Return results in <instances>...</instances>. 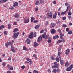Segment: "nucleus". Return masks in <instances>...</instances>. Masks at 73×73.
Here are the masks:
<instances>
[{
  "instance_id": "nucleus-1",
  "label": "nucleus",
  "mask_w": 73,
  "mask_h": 73,
  "mask_svg": "<svg viewBox=\"0 0 73 73\" xmlns=\"http://www.w3.org/2000/svg\"><path fill=\"white\" fill-rule=\"evenodd\" d=\"M8 44L9 45H10V46H11V50L13 53H15V50H14L13 49V46H12V43L10 41L8 43Z\"/></svg>"
},
{
  "instance_id": "nucleus-2",
  "label": "nucleus",
  "mask_w": 73,
  "mask_h": 73,
  "mask_svg": "<svg viewBox=\"0 0 73 73\" xmlns=\"http://www.w3.org/2000/svg\"><path fill=\"white\" fill-rule=\"evenodd\" d=\"M46 35V33H44V34L42 35V37L43 38L47 39L48 38V37H49V35Z\"/></svg>"
},
{
  "instance_id": "nucleus-3",
  "label": "nucleus",
  "mask_w": 73,
  "mask_h": 73,
  "mask_svg": "<svg viewBox=\"0 0 73 73\" xmlns=\"http://www.w3.org/2000/svg\"><path fill=\"white\" fill-rule=\"evenodd\" d=\"M54 64L55 65L52 67V68H58V64H57V63L56 62H55Z\"/></svg>"
},
{
  "instance_id": "nucleus-4",
  "label": "nucleus",
  "mask_w": 73,
  "mask_h": 73,
  "mask_svg": "<svg viewBox=\"0 0 73 73\" xmlns=\"http://www.w3.org/2000/svg\"><path fill=\"white\" fill-rule=\"evenodd\" d=\"M73 68V65L71 64L70 66L68 68H67L66 70L68 72H69V71H70Z\"/></svg>"
},
{
  "instance_id": "nucleus-5",
  "label": "nucleus",
  "mask_w": 73,
  "mask_h": 73,
  "mask_svg": "<svg viewBox=\"0 0 73 73\" xmlns=\"http://www.w3.org/2000/svg\"><path fill=\"white\" fill-rule=\"evenodd\" d=\"M19 32H17L16 33H15L13 35V38L14 39H15L17 37V36L19 35Z\"/></svg>"
},
{
  "instance_id": "nucleus-6",
  "label": "nucleus",
  "mask_w": 73,
  "mask_h": 73,
  "mask_svg": "<svg viewBox=\"0 0 73 73\" xmlns=\"http://www.w3.org/2000/svg\"><path fill=\"white\" fill-rule=\"evenodd\" d=\"M69 8H70V6H68L67 7V9L66 11L64 12H63L62 13L61 12V15H64L65 14V13H66V12H68V11L69 10Z\"/></svg>"
},
{
  "instance_id": "nucleus-7",
  "label": "nucleus",
  "mask_w": 73,
  "mask_h": 73,
  "mask_svg": "<svg viewBox=\"0 0 73 73\" xmlns=\"http://www.w3.org/2000/svg\"><path fill=\"white\" fill-rule=\"evenodd\" d=\"M33 37V33L31 32V33L29 35V38L30 39L32 38Z\"/></svg>"
},
{
  "instance_id": "nucleus-8",
  "label": "nucleus",
  "mask_w": 73,
  "mask_h": 73,
  "mask_svg": "<svg viewBox=\"0 0 73 73\" xmlns=\"http://www.w3.org/2000/svg\"><path fill=\"white\" fill-rule=\"evenodd\" d=\"M70 52V50H69V49H68L66 50L65 54H66V55L68 56V55L69 54Z\"/></svg>"
},
{
  "instance_id": "nucleus-9",
  "label": "nucleus",
  "mask_w": 73,
  "mask_h": 73,
  "mask_svg": "<svg viewBox=\"0 0 73 73\" xmlns=\"http://www.w3.org/2000/svg\"><path fill=\"white\" fill-rule=\"evenodd\" d=\"M42 38L41 36H40L38 38V42H40V41H42Z\"/></svg>"
},
{
  "instance_id": "nucleus-10",
  "label": "nucleus",
  "mask_w": 73,
  "mask_h": 73,
  "mask_svg": "<svg viewBox=\"0 0 73 73\" xmlns=\"http://www.w3.org/2000/svg\"><path fill=\"white\" fill-rule=\"evenodd\" d=\"M19 4H18V3L17 2H15L13 4V7H16L17 6H18Z\"/></svg>"
},
{
  "instance_id": "nucleus-11",
  "label": "nucleus",
  "mask_w": 73,
  "mask_h": 73,
  "mask_svg": "<svg viewBox=\"0 0 73 73\" xmlns=\"http://www.w3.org/2000/svg\"><path fill=\"white\" fill-rule=\"evenodd\" d=\"M34 47L35 48H36V47H37L39 44L38 43H37L36 42H34Z\"/></svg>"
},
{
  "instance_id": "nucleus-12",
  "label": "nucleus",
  "mask_w": 73,
  "mask_h": 73,
  "mask_svg": "<svg viewBox=\"0 0 73 73\" xmlns=\"http://www.w3.org/2000/svg\"><path fill=\"white\" fill-rule=\"evenodd\" d=\"M26 42L28 44H30L31 40L28 38H27L26 40Z\"/></svg>"
},
{
  "instance_id": "nucleus-13",
  "label": "nucleus",
  "mask_w": 73,
  "mask_h": 73,
  "mask_svg": "<svg viewBox=\"0 0 73 73\" xmlns=\"http://www.w3.org/2000/svg\"><path fill=\"white\" fill-rule=\"evenodd\" d=\"M51 33H56V30L54 29H52L51 30Z\"/></svg>"
},
{
  "instance_id": "nucleus-14",
  "label": "nucleus",
  "mask_w": 73,
  "mask_h": 73,
  "mask_svg": "<svg viewBox=\"0 0 73 73\" xmlns=\"http://www.w3.org/2000/svg\"><path fill=\"white\" fill-rule=\"evenodd\" d=\"M14 17L15 18H19V15L17 14H16L14 16Z\"/></svg>"
},
{
  "instance_id": "nucleus-15",
  "label": "nucleus",
  "mask_w": 73,
  "mask_h": 73,
  "mask_svg": "<svg viewBox=\"0 0 73 73\" xmlns=\"http://www.w3.org/2000/svg\"><path fill=\"white\" fill-rule=\"evenodd\" d=\"M28 22H29V19H26L24 21V23H25V24L28 23Z\"/></svg>"
},
{
  "instance_id": "nucleus-16",
  "label": "nucleus",
  "mask_w": 73,
  "mask_h": 73,
  "mask_svg": "<svg viewBox=\"0 0 73 73\" xmlns=\"http://www.w3.org/2000/svg\"><path fill=\"white\" fill-rule=\"evenodd\" d=\"M65 62L64 60H62L60 61V63L61 65H63L64 64Z\"/></svg>"
},
{
  "instance_id": "nucleus-17",
  "label": "nucleus",
  "mask_w": 73,
  "mask_h": 73,
  "mask_svg": "<svg viewBox=\"0 0 73 73\" xmlns=\"http://www.w3.org/2000/svg\"><path fill=\"white\" fill-rule=\"evenodd\" d=\"M69 65H70V63H69L68 62H67L65 64V66L66 67L68 66Z\"/></svg>"
},
{
  "instance_id": "nucleus-18",
  "label": "nucleus",
  "mask_w": 73,
  "mask_h": 73,
  "mask_svg": "<svg viewBox=\"0 0 73 73\" xmlns=\"http://www.w3.org/2000/svg\"><path fill=\"white\" fill-rule=\"evenodd\" d=\"M56 25V24L53 23H51V26H50V28H52V27H54Z\"/></svg>"
},
{
  "instance_id": "nucleus-19",
  "label": "nucleus",
  "mask_w": 73,
  "mask_h": 73,
  "mask_svg": "<svg viewBox=\"0 0 73 73\" xmlns=\"http://www.w3.org/2000/svg\"><path fill=\"white\" fill-rule=\"evenodd\" d=\"M53 15L52 14H50L48 15V16L47 17V18L49 19V18H52V16Z\"/></svg>"
},
{
  "instance_id": "nucleus-20",
  "label": "nucleus",
  "mask_w": 73,
  "mask_h": 73,
  "mask_svg": "<svg viewBox=\"0 0 73 73\" xmlns=\"http://www.w3.org/2000/svg\"><path fill=\"white\" fill-rule=\"evenodd\" d=\"M39 27L40 25H37L35 27V29H38V28H39Z\"/></svg>"
},
{
  "instance_id": "nucleus-21",
  "label": "nucleus",
  "mask_w": 73,
  "mask_h": 73,
  "mask_svg": "<svg viewBox=\"0 0 73 73\" xmlns=\"http://www.w3.org/2000/svg\"><path fill=\"white\" fill-rule=\"evenodd\" d=\"M48 42L49 43H50V42H51V37H49Z\"/></svg>"
},
{
  "instance_id": "nucleus-22",
  "label": "nucleus",
  "mask_w": 73,
  "mask_h": 73,
  "mask_svg": "<svg viewBox=\"0 0 73 73\" xmlns=\"http://www.w3.org/2000/svg\"><path fill=\"white\" fill-rule=\"evenodd\" d=\"M62 40H60L58 41V42H57V43H61V42H62Z\"/></svg>"
},
{
  "instance_id": "nucleus-23",
  "label": "nucleus",
  "mask_w": 73,
  "mask_h": 73,
  "mask_svg": "<svg viewBox=\"0 0 73 73\" xmlns=\"http://www.w3.org/2000/svg\"><path fill=\"white\" fill-rule=\"evenodd\" d=\"M35 20V18L33 17H32L31 18V21L32 23L33 21V20Z\"/></svg>"
},
{
  "instance_id": "nucleus-24",
  "label": "nucleus",
  "mask_w": 73,
  "mask_h": 73,
  "mask_svg": "<svg viewBox=\"0 0 73 73\" xmlns=\"http://www.w3.org/2000/svg\"><path fill=\"white\" fill-rule=\"evenodd\" d=\"M40 3V1H36L35 2V5H38V4Z\"/></svg>"
},
{
  "instance_id": "nucleus-25",
  "label": "nucleus",
  "mask_w": 73,
  "mask_h": 73,
  "mask_svg": "<svg viewBox=\"0 0 73 73\" xmlns=\"http://www.w3.org/2000/svg\"><path fill=\"white\" fill-rule=\"evenodd\" d=\"M72 33H73V31H70L68 32V33L69 35H71Z\"/></svg>"
},
{
  "instance_id": "nucleus-26",
  "label": "nucleus",
  "mask_w": 73,
  "mask_h": 73,
  "mask_svg": "<svg viewBox=\"0 0 73 73\" xmlns=\"http://www.w3.org/2000/svg\"><path fill=\"white\" fill-rule=\"evenodd\" d=\"M23 49L24 50H27V48L25 46H24L23 47Z\"/></svg>"
},
{
  "instance_id": "nucleus-27",
  "label": "nucleus",
  "mask_w": 73,
  "mask_h": 73,
  "mask_svg": "<svg viewBox=\"0 0 73 73\" xmlns=\"http://www.w3.org/2000/svg\"><path fill=\"white\" fill-rule=\"evenodd\" d=\"M33 72L34 73H38L39 72L38 71L36 70H34V71H33Z\"/></svg>"
},
{
  "instance_id": "nucleus-28",
  "label": "nucleus",
  "mask_w": 73,
  "mask_h": 73,
  "mask_svg": "<svg viewBox=\"0 0 73 73\" xmlns=\"http://www.w3.org/2000/svg\"><path fill=\"white\" fill-rule=\"evenodd\" d=\"M18 29L17 28H15L14 29V31H13V32L14 33H15V32H16V31L18 30Z\"/></svg>"
},
{
  "instance_id": "nucleus-29",
  "label": "nucleus",
  "mask_w": 73,
  "mask_h": 73,
  "mask_svg": "<svg viewBox=\"0 0 73 73\" xmlns=\"http://www.w3.org/2000/svg\"><path fill=\"white\" fill-rule=\"evenodd\" d=\"M56 61L57 62H59V61H60V59H59V58H56Z\"/></svg>"
},
{
  "instance_id": "nucleus-30",
  "label": "nucleus",
  "mask_w": 73,
  "mask_h": 73,
  "mask_svg": "<svg viewBox=\"0 0 73 73\" xmlns=\"http://www.w3.org/2000/svg\"><path fill=\"white\" fill-rule=\"evenodd\" d=\"M68 15L69 16H70L72 15V13L70 11L68 12Z\"/></svg>"
},
{
  "instance_id": "nucleus-31",
  "label": "nucleus",
  "mask_w": 73,
  "mask_h": 73,
  "mask_svg": "<svg viewBox=\"0 0 73 73\" xmlns=\"http://www.w3.org/2000/svg\"><path fill=\"white\" fill-rule=\"evenodd\" d=\"M9 9H10V10H13V9H14V7H9Z\"/></svg>"
},
{
  "instance_id": "nucleus-32",
  "label": "nucleus",
  "mask_w": 73,
  "mask_h": 73,
  "mask_svg": "<svg viewBox=\"0 0 73 73\" xmlns=\"http://www.w3.org/2000/svg\"><path fill=\"white\" fill-rule=\"evenodd\" d=\"M51 60H54L55 59V58L53 57V56H51Z\"/></svg>"
},
{
  "instance_id": "nucleus-33",
  "label": "nucleus",
  "mask_w": 73,
  "mask_h": 73,
  "mask_svg": "<svg viewBox=\"0 0 73 73\" xmlns=\"http://www.w3.org/2000/svg\"><path fill=\"white\" fill-rule=\"evenodd\" d=\"M62 26L64 28H66V27H67V26L65 24H63Z\"/></svg>"
},
{
  "instance_id": "nucleus-34",
  "label": "nucleus",
  "mask_w": 73,
  "mask_h": 73,
  "mask_svg": "<svg viewBox=\"0 0 73 73\" xmlns=\"http://www.w3.org/2000/svg\"><path fill=\"white\" fill-rule=\"evenodd\" d=\"M14 25H16L17 24V22H15L13 24Z\"/></svg>"
},
{
  "instance_id": "nucleus-35",
  "label": "nucleus",
  "mask_w": 73,
  "mask_h": 73,
  "mask_svg": "<svg viewBox=\"0 0 73 73\" xmlns=\"http://www.w3.org/2000/svg\"><path fill=\"white\" fill-rule=\"evenodd\" d=\"M5 45H6V47H8V45H9V44H8V43H6L5 44Z\"/></svg>"
},
{
  "instance_id": "nucleus-36",
  "label": "nucleus",
  "mask_w": 73,
  "mask_h": 73,
  "mask_svg": "<svg viewBox=\"0 0 73 73\" xmlns=\"http://www.w3.org/2000/svg\"><path fill=\"white\" fill-rule=\"evenodd\" d=\"M4 25H2L0 26V28L1 29H2L3 28H4Z\"/></svg>"
},
{
  "instance_id": "nucleus-37",
  "label": "nucleus",
  "mask_w": 73,
  "mask_h": 73,
  "mask_svg": "<svg viewBox=\"0 0 73 73\" xmlns=\"http://www.w3.org/2000/svg\"><path fill=\"white\" fill-rule=\"evenodd\" d=\"M53 18L54 19H56V15H55V14H54L53 15Z\"/></svg>"
},
{
  "instance_id": "nucleus-38",
  "label": "nucleus",
  "mask_w": 73,
  "mask_h": 73,
  "mask_svg": "<svg viewBox=\"0 0 73 73\" xmlns=\"http://www.w3.org/2000/svg\"><path fill=\"white\" fill-rule=\"evenodd\" d=\"M25 66L23 65L21 67L22 69H24L25 68Z\"/></svg>"
},
{
  "instance_id": "nucleus-39",
  "label": "nucleus",
  "mask_w": 73,
  "mask_h": 73,
  "mask_svg": "<svg viewBox=\"0 0 73 73\" xmlns=\"http://www.w3.org/2000/svg\"><path fill=\"white\" fill-rule=\"evenodd\" d=\"M26 60L27 61H31V59H29L28 58H26Z\"/></svg>"
},
{
  "instance_id": "nucleus-40",
  "label": "nucleus",
  "mask_w": 73,
  "mask_h": 73,
  "mask_svg": "<svg viewBox=\"0 0 73 73\" xmlns=\"http://www.w3.org/2000/svg\"><path fill=\"white\" fill-rule=\"evenodd\" d=\"M53 71L54 73H57V71L56 70V69H53Z\"/></svg>"
},
{
  "instance_id": "nucleus-41",
  "label": "nucleus",
  "mask_w": 73,
  "mask_h": 73,
  "mask_svg": "<svg viewBox=\"0 0 73 73\" xmlns=\"http://www.w3.org/2000/svg\"><path fill=\"white\" fill-rule=\"evenodd\" d=\"M33 57H35L36 59H37V56H36V54H34L33 55Z\"/></svg>"
},
{
  "instance_id": "nucleus-42",
  "label": "nucleus",
  "mask_w": 73,
  "mask_h": 73,
  "mask_svg": "<svg viewBox=\"0 0 73 73\" xmlns=\"http://www.w3.org/2000/svg\"><path fill=\"white\" fill-rule=\"evenodd\" d=\"M11 24H9L8 25V27L9 29H10L11 28Z\"/></svg>"
},
{
  "instance_id": "nucleus-43",
  "label": "nucleus",
  "mask_w": 73,
  "mask_h": 73,
  "mask_svg": "<svg viewBox=\"0 0 73 73\" xmlns=\"http://www.w3.org/2000/svg\"><path fill=\"white\" fill-rule=\"evenodd\" d=\"M37 34V33L36 32H35L34 33V37H36V34Z\"/></svg>"
},
{
  "instance_id": "nucleus-44",
  "label": "nucleus",
  "mask_w": 73,
  "mask_h": 73,
  "mask_svg": "<svg viewBox=\"0 0 73 73\" xmlns=\"http://www.w3.org/2000/svg\"><path fill=\"white\" fill-rule=\"evenodd\" d=\"M66 32H68V31H69V29L68 28H67L66 29Z\"/></svg>"
},
{
  "instance_id": "nucleus-45",
  "label": "nucleus",
  "mask_w": 73,
  "mask_h": 73,
  "mask_svg": "<svg viewBox=\"0 0 73 73\" xmlns=\"http://www.w3.org/2000/svg\"><path fill=\"white\" fill-rule=\"evenodd\" d=\"M35 11L36 12H37V11H38V8H36L35 9Z\"/></svg>"
},
{
  "instance_id": "nucleus-46",
  "label": "nucleus",
  "mask_w": 73,
  "mask_h": 73,
  "mask_svg": "<svg viewBox=\"0 0 73 73\" xmlns=\"http://www.w3.org/2000/svg\"><path fill=\"white\" fill-rule=\"evenodd\" d=\"M8 1V0H3V3H5V2H7Z\"/></svg>"
},
{
  "instance_id": "nucleus-47",
  "label": "nucleus",
  "mask_w": 73,
  "mask_h": 73,
  "mask_svg": "<svg viewBox=\"0 0 73 73\" xmlns=\"http://www.w3.org/2000/svg\"><path fill=\"white\" fill-rule=\"evenodd\" d=\"M60 38L61 39H62V40H63V41H64V39L63 38H62V36H60Z\"/></svg>"
},
{
  "instance_id": "nucleus-48",
  "label": "nucleus",
  "mask_w": 73,
  "mask_h": 73,
  "mask_svg": "<svg viewBox=\"0 0 73 73\" xmlns=\"http://www.w3.org/2000/svg\"><path fill=\"white\" fill-rule=\"evenodd\" d=\"M61 53L60 52H58V56H60L61 54Z\"/></svg>"
},
{
  "instance_id": "nucleus-49",
  "label": "nucleus",
  "mask_w": 73,
  "mask_h": 73,
  "mask_svg": "<svg viewBox=\"0 0 73 73\" xmlns=\"http://www.w3.org/2000/svg\"><path fill=\"white\" fill-rule=\"evenodd\" d=\"M10 69V70H13V67H12V66H11V67H10L9 68Z\"/></svg>"
},
{
  "instance_id": "nucleus-50",
  "label": "nucleus",
  "mask_w": 73,
  "mask_h": 73,
  "mask_svg": "<svg viewBox=\"0 0 73 73\" xmlns=\"http://www.w3.org/2000/svg\"><path fill=\"white\" fill-rule=\"evenodd\" d=\"M61 48L60 47L58 49V52H60V50H61Z\"/></svg>"
},
{
  "instance_id": "nucleus-51",
  "label": "nucleus",
  "mask_w": 73,
  "mask_h": 73,
  "mask_svg": "<svg viewBox=\"0 0 73 73\" xmlns=\"http://www.w3.org/2000/svg\"><path fill=\"white\" fill-rule=\"evenodd\" d=\"M7 67L8 68H10V67H11V66L9 65H7Z\"/></svg>"
},
{
  "instance_id": "nucleus-52",
  "label": "nucleus",
  "mask_w": 73,
  "mask_h": 73,
  "mask_svg": "<svg viewBox=\"0 0 73 73\" xmlns=\"http://www.w3.org/2000/svg\"><path fill=\"white\" fill-rule=\"evenodd\" d=\"M2 65L3 66H5V63L3 62L2 63Z\"/></svg>"
},
{
  "instance_id": "nucleus-53",
  "label": "nucleus",
  "mask_w": 73,
  "mask_h": 73,
  "mask_svg": "<svg viewBox=\"0 0 73 73\" xmlns=\"http://www.w3.org/2000/svg\"><path fill=\"white\" fill-rule=\"evenodd\" d=\"M55 36V37L56 38H58L59 37L58 35H56Z\"/></svg>"
},
{
  "instance_id": "nucleus-54",
  "label": "nucleus",
  "mask_w": 73,
  "mask_h": 73,
  "mask_svg": "<svg viewBox=\"0 0 73 73\" xmlns=\"http://www.w3.org/2000/svg\"><path fill=\"white\" fill-rule=\"evenodd\" d=\"M40 3L41 4H43V3H44V1H40Z\"/></svg>"
},
{
  "instance_id": "nucleus-55",
  "label": "nucleus",
  "mask_w": 73,
  "mask_h": 73,
  "mask_svg": "<svg viewBox=\"0 0 73 73\" xmlns=\"http://www.w3.org/2000/svg\"><path fill=\"white\" fill-rule=\"evenodd\" d=\"M65 5L66 6H68V5H69V3H65Z\"/></svg>"
},
{
  "instance_id": "nucleus-56",
  "label": "nucleus",
  "mask_w": 73,
  "mask_h": 73,
  "mask_svg": "<svg viewBox=\"0 0 73 73\" xmlns=\"http://www.w3.org/2000/svg\"><path fill=\"white\" fill-rule=\"evenodd\" d=\"M58 16H60V15H61V13H60V12H58Z\"/></svg>"
},
{
  "instance_id": "nucleus-57",
  "label": "nucleus",
  "mask_w": 73,
  "mask_h": 73,
  "mask_svg": "<svg viewBox=\"0 0 73 73\" xmlns=\"http://www.w3.org/2000/svg\"><path fill=\"white\" fill-rule=\"evenodd\" d=\"M60 34L61 36H64V35L63 34L61 33H60Z\"/></svg>"
},
{
  "instance_id": "nucleus-58",
  "label": "nucleus",
  "mask_w": 73,
  "mask_h": 73,
  "mask_svg": "<svg viewBox=\"0 0 73 73\" xmlns=\"http://www.w3.org/2000/svg\"><path fill=\"white\" fill-rule=\"evenodd\" d=\"M37 22H38V21L37 20H35L34 21V23H37Z\"/></svg>"
},
{
  "instance_id": "nucleus-59",
  "label": "nucleus",
  "mask_w": 73,
  "mask_h": 73,
  "mask_svg": "<svg viewBox=\"0 0 73 73\" xmlns=\"http://www.w3.org/2000/svg\"><path fill=\"white\" fill-rule=\"evenodd\" d=\"M48 72L49 73H50V72H51V71H50V69H48Z\"/></svg>"
},
{
  "instance_id": "nucleus-60",
  "label": "nucleus",
  "mask_w": 73,
  "mask_h": 73,
  "mask_svg": "<svg viewBox=\"0 0 73 73\" xmlns=\"http://www.w3.org/2000/svg\"><path fill=\"white\" fill-rule=\"evenodd\" d=\"M66 17H63L62 18V19L63 20H66Z\"/></svg>"
},
{
  "instance_id": "nucleus-61",
  "label": "nucleus",
  "mask_w": 73,
  "mask_h": 73,
  "mask_svg": "<svg viewBox=\"0 0 73 73\" xmlns=\"http://www.w3.org/2000/svg\"><path fill=\"white\" fill-rule=\"evenodd\" d=\"M58 32H59L60 34L61 33V30L60 29L58 30Z\"/></svg>"
},
{
  "instance_id": "nucleus-62",
  "label": "nucleus",
  "mask_w": 73,
  "mask_h": 73,
  "mask_svg": "<svg viewBox=\"0 0 73 73\" xmlns=\"http://www.w3.org/2000/svg\"><path fill=\"white\" fill-rule=\"evenodd\" d=\"M4 35H7V31H5L4 32Z\"/></svg>"
},
{
  "instance_id": "nucleus-63",
  "label": "nucleus",
  "mask_w": 73,
  "mask_h": 73,
  "mask_svg": "<svg viewBox=\"0 0 73 73\" xmlns=\"http://www.w3.org/2000/svg\"><path fill=\"white\" fill-rule=\"evenodd\" d=\"M57 24H60V21H58L57 22Z\"/></svg>"
},
{
  "instance_id": "nucleus-64",
  "label": "nucleus",
  "mask_w": 73,
  "mask_h": 73,
  "mask_svg": "<svg viewBox=\"0 0 73 73\" xmlns=\"http://www.w3.org/2000/svg\"><path fill=\"white\" fill-rule=\"evenodd\" d=\"M56 1H54L53 2V4H56Z\"/></svg>"
}]
</instances>
